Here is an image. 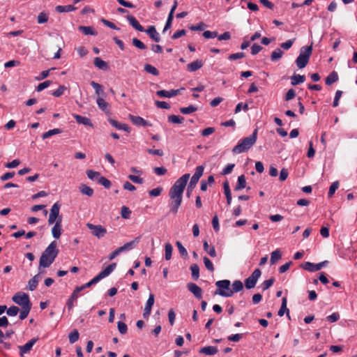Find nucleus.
<instances>
[{"label":"nucleus","mask_w":357,"mask_h":357,"mask_svg":"<svg viewBox=\"0 0 357 357\" xmlns=\"http://www.w3.org/2000/svg\"><path fill=\"white\" fill-rule=\"evenodd\" d=\"M65 90H66V87L65 86L61 85L56 91L52 92V95L55 97H60L63 93Z\"/></svg>","instance_id":"61"},{"label":"nucleus","mask_w":357,"mask_h":357,"mask_svg":"<svg viewBox=\"0 0 357 357\" xmlns=\"http://www.w3.org/2000/svg\"><path fill=\"white\" fill-rule=\"evenodd\" d=\"M31 307L32 306L22 307L21 311L20 312V316H19V318L21 320H24L28 317L29 312L31 309Z\"/></svg>","instance_id":"49"},{"label":"nucleus","mask_w":357,"mask_h":357,"mask_svg":"<svg viewBox=\"0 0 357 357\" xmlns=\"http://www.w3.org/2000/svg\"><path fill=\"white\" fill-rule=\"evenodd\" d=\"M245 56V54L244 52H237L234 54H231L228 56V59L230 61H234L236 59H243Z\"/></svg>","instance_id":"57"},{"label":"nucleus","mask_w":357,"mask_h":357,"mask_svg":"<svg viewBox=\"0 0 357 357\" xmlns=\"http://www.w3.org/2000/svg\"><path fill=\"white\" fill-rule=\"evenodd\" d=\"M79 190L83 195H86L89 197H91L93 195V190L86 185L82 184L80 186Z\"/></svg>","instance_id":"42"},{"label":"nucleus","mask_w":357,"mask_h":357,"mask_svg":"<svg viewBox=\"0 0 357 357\" xmlns=\"http://www.w3.org/2000/svg\"><path fill=\"white\" fill-rule=\"evenodd\" d=\"M176 245L178 248V252H179L181 256L184 258H187L188 255V252H187L186 249L183 247L182 243L178 241L176 242Z\"/></svg>","instance_id":"50"},{"label":"nucleus","mask_w":357,"mask_h":357,"mask_svg":"<svg viewBox=\"0 0 357 357\" xmlns=\"http://www.w3.org/2000/svg\"><path fill=\"white\" fill-rule=\"evenodd\" d=\"M60 208L61 204L59 202H56L52 205L48 218V224L50 225L56 223L59 218L62 220V216L59 215Z\"/></svg>","instance_id":"8"},{"label":"nucleus","mask_w":357,"mask_h":357,"mask_svg":"<svg viewBox=\"0 0 357 357\" xmlns=\"http://www.w3.org/2000/svg\"><path fill=\"white\" fill-rule=\"evenodd\" d=\"M19 311H20V310H19L18 307L13 305L11 307H10L9 308L6 309V314L8 316L14 317L18 314Z\"/></svg>","instance_id":"52"},{"label":"nucleus","mask_w":357,"mask_h":357,"mask_svg":"<svg viewBox=\"0 0 357 357\" xmlns=\"http://www.w3.org/2000/svg\"><path fill=\"white\" fill-rule=\"evenodd\" d=\"M93 64L96 67L100 70H107L109 68L107 63L100 57H96L94 59Z\"/></svg>","instance_id":"27"},{"label":"nucleus","mask_w":357,"mask_h":357,"mask_svg":"<svg viewBox=\"0 0 357 357\" xmlns=\"http://www.w3.org/2000/svg\"><path fill=\"white\" fill-rule=\"evenodd\" d=\"M12 300L21 307L32 306L29 295L24 292H17L13 296Z\"/></svg>","instance_id":"6"},{"label":"nucleus","mask_w":357,"mask_h":357,"mask_svg":"<svg viewBox=\"0 0 357 357\" xmlns=\"http://www.w3.org/2000/svg\"><path fill=\"white\" fill-rule=\"evenodd\" d=\"M338 74L336 71H332L326 78L325 83L328 86L332 85L338 80Z\"/></svg>","instance_id":"26"},{"label":"nucleus","mask_w":357,"mask_h":357,"mask_svg":"<svg viewBox=\"0 0 357 357\" xmlns=\"http://www.w3.org/2000/svg\"><path fill=\"white\" fill-rule=\"evenodd\" d=\"M204 170V167L202 165L197 166L195 169V172L192 176L190 181L188 185L186 195L188 197H189L196 186L197 183H198L199 178L203 175V172Z\"/></svg>","instance_id":"5"},{"label":"nucleus","mask_w":357,"mask_h":357,"mask_svg":"<svg viewBox=\"0 0 357 357\" xmlns=\"http://www.w3.org/2000/svg\"><path fill=\"white\" fill-rule=\"evenodd\" d=\"M282 55L283 52L280 49L278 48L271 53V59L272 61H275L281 59Z\"/></svg>","instance_id":"44"},{"label":"nucleus","mask_w":357,"mask_h":357,"mask_svg":"<svg viewBox=\"0 0 357 357\" xmlns=\"http://www.w3.org/2000/svg\"><path fill=\"white\" fill-rule=\"evenodd\" d=\"M261 275V271L259 268H256L252 274L245 280V287L247 289H252L255 287L258 279Z\"/></svg>","instance_id":"7"},{"label":"nucleus","mask_w":357,"mask_h":357,"mask_svg":"<svg viewBox=\"0 0 357 357\" xmlns=\"http://www.w3.org/2000/svg\"><path fill=\"white\" fill-rule=\"evenodd\" d=\"M184 118L176 115H169L168 116V121L172 123H182Z\"/></svg>","instance_id":"47"},{"label":"nucleus","mask_w":357,"mask_h":357,"mask_svg":"<svg viewBox=\"0 0 357 357\" xmlns=\"http://www.w3.org/2000/svg\"><path fill=\"white\" fill-rule=\"evenodd\" d=\"M132 45L137 47L139 50H145L146 48V46L139 39L134 38L132 40Z\"/></svg>","instance_id":"54"},{"label":"nucleus","mask_w":357,"mask_h":357,"mask_svg":"<svg viewBox=\"0 0 357 357\" xmlns=\"http://www.w3.org/2000/svg\"><path fill=\"white\" fill-rule=\"evenodd\" d=\"M184 88L178 89H171L170 91L160 90L156 91V95L160 98H172L180 94L181 91L183 90Z\"/></svg>","instance_id":"11"},{"label":"nucleus","mask_w":357,"mask_h":357,"mask_svg":"<svg viewBox=\"0 0 357 357\" xmlns=\"http://www.w3.org/2000/svg\"><path fill=\"white\" fill-rule=\"evenodd\" d=\"M218 348L213 346L204 347L199 350V353L204 354L208 356L215 355V354L218 353Z\"/></svg>","instance_id":"28"},{"label":"nucleus","mask_w":357,"mask_h":357,"mask_svg":"<svg viewBox=\"0 0 357 357\" xmlns=\"http://www.w3.org/2000/svg\"><path fill=\"white\" fill-rule=\"evenodd\" d=\"M305 80V75H294L291 77V84L293 86H296L297 84H301L304 82Z\"/></svg>","instance_id":"32"},{"label":"nucleus","mask_w":357,"mask_h":357,"mask_svg":"<svg viewBox=\"0 0 357 357\" xmlns=\"http://www.w3.org/2000/svg\"><path fill=\"white\" fill-rule=\"evenodd\" d=\"M78 292L79 291H73L66 302V306L69 311H70L77 303V300L79 296Z\"/></svg>","instance_id":"21"},{"label":"nucleus","mask_w":357,"mask_h":357,"mask_svg":"<svg viewBox=\"0 0 357 357\" xmlns=\"http://www.w3.org/2000/svg\"><path fill=\"white\" fill-rule=\"evenodd\" d=\"M91 86L95 89L96 94L98 96V97L104 96L105 92L102 89V86L94 81L91 82Z\"/></svg>","instance_id":"33"},{"label":"nucleus","mask_w":357,"mask_h":357,"mask_svg":"<svg viewBox=\"0 0 357 357\" xmlns=\"http://www.w3.org/2000/svg\"><path fill=\"white\" fill-rule=\"evenodd\" d=\"M117 327L119 333L122 335H124L127 333L128 327L127 325L122 321H119L117 323Z\"/></svg>","instance_id":"56"},{"label":"nucleus","mask_w":357,"mask_h":357,"mask_svg":"<svg viewBox=\"0 0 357 357\" xmlns=\"http://www.w3.org/2000/svg\"><path fill=\"white\" fill-rule=\"evenodd\" d=\"M79 334L77 329H74L68 335L69 342L71 344L75 343L79 339Z\"/></svg>","instance_id":"48"},{"label":"nucleus","mask_w":357,"mask_h":357,"mask_svg":"<svg viewBox=\"0 0 357 357\" xmlns=\"http://www.w3.org/2000/svg\"><path fill=\"white\" fill-rule=\"evenodd\" d=\"M246 187V180L244 174L238 177L237 183L234 188V190L238 191Z\"/></svg>","instance_id":"30"},{"label":"nucleus","mask_w":357,"mask_h":357,"mask_svg":"<svg viewBox=\"0 0 357 357\" xmlns=\"http://www.w3.org/2000/svg\"><path fill=\"white\" fill-rule=\"evenodd\" d=\"M144 68L146 73H150L153 75L158 76L160 74L159 70L155 67H154L153 66H152L151 64H149V63L145 64Z\"/></svg>","instance_id":"37"},{"label":"nucleus","mask_w":357,"mask_h":357,"mask_svg":"<svg viewBox=\"0 0 357 357\" xmlns=\"http://www.w3.org/2000/svg\"><path fill=\"white\" fill-rule=\"evenodd\" d=\"M144 32H146L153 41L156 43L160 42V37L155 26H149L146 29H144Z\"/></svg>","instance_id":"16"},{"label":"nucleus","mask_w":357,"mask_h":357,"mask_svg":"<svg viewBox=\"0 0 357 357\" xmlns=\"http://www.w3.org/2000/svg\"><path fill=\"white\" fill-rule=\"evenodd\" d=\"M275 278H271L268 280H264L259 287V288L261 289V290H267L269 289L274 283Z\"/></svg>","instance_id":"38"},{"label":"nucleus","mask_w":357,"mask_h":357,"mask_svg":"<svg viewBox=\"0 0 357 357\" xmlns=\"http://www.w3.org/2000/svg\"><path fill=\"white\" fill-rule=\"evenodd\" d=\"M42 279V275L38 273L33 278H31L28 283V288L29 290H34L39 282V281Z\"/></svg>","instance_id":"23"},{"label":"nucleus","mask_w":357,"mask_h":357,"mask_svg":"<svg viewBox=\"0 0 357 357\" xmlns=\"http://www.w3.org/2000/svg\"><path fill=\"white\" fill-rule=\"evenodd\" d=\"M197 110V107L190 105L186 107H181L180 112L183 114H188L192 112H195Z\"/></svg>","instance_id":"45"},{"label":"nucleus","mask_w":357,"mask_h":357,"mask_svg":"<svg viewBox=\"0 0 357 357\" xmlns=\"http://www.w3.org/2000/svg\"><path fill=\"white\" fill-rule=\"evenodd\" d=\"M190 174H183L176 181L169 190V196L172 200L169 208L170 211L174 214L177 213L182 203L183 193L190 178Z\"/></svg>","instance_id":"1"},{"label":"nucleus","mask_w":357,"mask_h":357,"mask_svg":"<svg viewBox=\"0 0 357 357\" xmlns=\"http://www.w3.org/2000/svg\"><path fill=\"white\" fill-rule=\"evenodd\" d=\"M203 260L206 268L210 271H213L214 267L211 261L207 257H204Z\"/></svg>","instance_id":"60"},{"label":"nucleus","mask_w":357,"mask_h":357,"mask_svg":"<svg viewBox=\"0 0 357 357\" xmlns=\"http://www.w3.org/2000/svg\"><path fill=\"white\" fill-rule=\"evenodd\" d=\"M75 10L76 8L73 5L57 6L56 7V10L59 13L70 12Z\"/></svg>","instance_id":"39"},{"label":"nucleus","mask_w":357,"mask_h":357,"mask_svg":"<svg viewBox=\"0 0 357 357\" xmlns=\"http://www.w3.org/2000/svg\"><path fill=\"white\" fill-rule=\"evenodd\" d=\"M217 290H231V282L229 280H219L216 282Z\"/></svg>","instance_id":"24"},{"label":"nucleus","mask_w":357,"mask_h":357,"mask_svg":"<svg viewBox=\"0 0 357 357\" xmlns=\"http://www.w3.org/2000/svg\"><path fill=\"white\" fill-rule=\"evenodd\" d=\"M318 264H313L312 262L306 261L301 264V267L308 271L314 272L320 270L318 267Z\"/></svg>","instance_id":"29"},{"label":"nucleus","mask_w":357,"mask_h":357,"mask_svg":"<svg viewBox=\"0 0 357 357\" xmlns=\"http://www.w3.org/2000/svg\"><path fill=\"white\" fill-rule=\"evenodd\" d=\"M257 129H255L252 135L239 140L233 148L232 152L238 154L248 151L255 144L257 139Z\"/></svg>","instance_id":"3"},{"label":"nucleus","mask_w":357,"mask_h":357,"mask_svg":"<svg viewBox=\"0 0 357 357\" xmlns=\"http://www.w3.org/2000/svg\"><path fill=\"white\" fill-rule=\"evenodd\" d=\"M140 238V236L135 238L133 241L126 243L123 246L120 247V250H121V251L123 252L125 250H130L132 249L139 243Z\"/></svg>","instance_id":"22"},{"label":"nucleus","mask_w":357,"mask_h":357,"mask_svg":"<svg viewBox=\"0 0 357 357\" xmlns=\"http://www.w3.org/2000/svg\"><path fill=\"white\" fill-rule=\"evenodd\" d=\"M338 187H339L338 181H335L331 185V186L329 188L328 192V197H333V195H334V193L335 192V191L338 188Z\"/></svg>","instance_id":"51"},{"label":"nucleus","mask_w":357,"mask_h":357,"mask_svg":"<svg viewBox=\"0 0 357 357\" xmlns=\"http://www.w3.org/2000/svg\"><path fill=\"white\" fill-rule=\"evenodd\" d=\"M231 290H243V284L241 280H235Z\"/></svg>","instance_id":"63"},{"label":"nucleus","mask_w":357,"mask_h":357,"mask_svg":"<svg viewBox=\"0 0 357 357\" xmlns=\"http://www.w3.org/2000/svg\"><path fill=\"white\" fill-rule=\"evenodd\" d=\"M263 49V47L261 46H260L259 45H258L257 43H254L252 45V46L251 47V54L252 55H256L261 50Z\"/></svg>","instance_id":"64"},{"label":"nucleus","mask_w":357,"mask_h":357,"mask_svg":"<svg viewBox=\"0 0 357 357\" xmlns=\"http://www.w3.org/2000/svg\"><path fill=\"white\" fill-rule=\"evenodd\" d=\"M37 341L38 338H32L31 340L28 341L25 344L22 346H19L18 347L20 349V355L22 356L24 354L29 353Z\"/></svg>","instance_id":"13"},{"label":"nucleus","mask_w":357,"mask_h":357,"mask_svg":"<svg viewBox=\"0 0 357 357\" xmlns=\"http://www.w3.org/2000/svg\"><path fill=\"white\" fill-rule=\"evenodd\" d=\"M48 20V15L47 13H40L38 17H37V22L38 24H43V23H45L47 22Z\"/></svg>","instance_id":"58"},{"label":"nucleus","mask_w":357,"mask_h":357,"mask_svg":"<svg viewBox=\"0 0 357 357\" xmlns=\"http://www.w3.org/2000/svg\"><path fill=\"white\" fill-rule=\"evenodd\" d=\"M204 250L211 257H216V251L214 246H209L206 241H204L203 244Z\"/></svg>","instance_id":"34"},{"label":"nucleus","mask_w":357,"mask_h":357,"mask_svg":"<svg viewBox=\"0 0 357 357\" xmlns=\"http://www.w3.org/2000/svg\"><path fill=\"white\" fill-rule=\"evenodd\" d=\"M206 26V25L204 22H201L196 25L190 26L189 29L192 31H203Z\"/></svg>","instance_id":"55"},{"label":"nucleus","mask_w":357,"mask_h":357,"mask_svg":"<svg viewBox=\"0 0 357 357\" xmlns=\"http://www.w3.org/2000/svg\"><path fill=\"white\" fill-rule=\"evenodd\" d=\"M86 227L91 231L92 234L98 238L104 236L107 233L106 229L100 225H95L91 223H87Z\"/></svg>","instance_id":"10"},{"label":"nucleus","mask_w":357,"mask_h":357,"mask_svg":"<svg viewBox=\"0 0 357 357\" xmlns=\"http://www.w3.org/2000/svg\"><path fill=\"white\" fill-rule=\"evenodd\" d=\"M127 20L128 21L129 24L136 30L144 32V28L139 23V22L137 20V19L131 15H128L126 16Z\"/></svg>","instance_id":"18"},{"label":"nucleus","mask_w":357,"mask_h":357,"mask_svg":"<svg viewBox=\"0 0 357 357\" xmlns=\"http://www.w3.org/2000/svg\"><path fill=\"white\" fill-rule=\"evenodd\" d=\"M173 247L169 243H167L165 246V259L169 260L172 258Z\"/></svg>","instance_id":"46"},{"label":"nucleus","mask_w":357,"mask_h":357,"mask_svg":"<svg viewBox=\"0 0 357 357\" xmlns=\"http://www.w3.org/2000/svg\"><path fill=\"white\" fill-rule=\"evenodd\" d=\"M61 132H62V130L59 128H54L52 130H50L47 132H45L43 134L42 138L43 139H47L54 135L60 134V133H61Z\"/></svg>","instance_id":"41"},{"label":"nucleus","mask_w":357,"mask_h":357,"mask_svg":"<svg viewBox=\"0 0 357 357\" xmlns=\"http://www.w3.org/2000/svg\"><path fill=\"white\" fill-rule=\"evenodd\" d=\"M51 83H52L51 81L46 80V81L39 84L38 85V86L36 87V91H41L44 90L45 89L47 88L51 84Z\"/></svg>","instance_id":"62"},{"label":"nucleus","mask_w":357,"mask_h":357,"mask_svg":"<svg viewBox=\"0 0 357 357\" xmlns=\"http://www.w3.org/2000/svg\"><path fill=\"white\" fill-rule=\"evenodd\" d=\"M57 243L54 241L43 252L40 258V266L48 268L54 262L59 254Z\"/></svg>","instance_id":"2"},{"label":"nucleus","mask_w":357,"mask_h":357,"mask_svg":"<svg viewBox=\"0 0 357 357\" xmlns=\"http://www.w3.org/2000/svg\"><path fill=\"white\" fill-rule=\"evenodd\" d=\"M73 116L75 119L76 121L79 124L91 126H92L91 120L86 116H82L79 114H74Z\"/></svg>","instance_id":"31"},{"label":"nucleus","mask_w":357,"mask_h":357,"mask_svg":"<svg viewBox=\"0 0 357 357\" xmlns=\"http://www.w3.org/2000/svg\"><path fill=\"white\" fill-rule=\"evenodd\" d=\"M128 118L131 122L137 126H152V124L150 122L146 121L141 116L129 114Z\"/></svg>","instance_id":"12"},{"label":"nucleus","mask_w":357,"mask_h":357,"mask_svg":"<svg viewBox=\"0 0 357 357\" xmlns=\"http://www.w3.org/2000/svg\"><path fill=\"white\" fill-rule=\"evenodd\" d=\"M121 214L122 218H123L125 219H128L130 216L131 211L129 209L128 207L124 206L121 208Z\"/></svg>","instance_id":"59"},{"label":"nucleus","mask_w":357,"mask_h":357,"mask_svg":"<svg viewBox=\"0 0 357 357\" xmlns=\"http://www.w3.org/2000/svg\"><path fill=\"white\" fill-rule=\"evenodd\" d=\"M108 121L112 126H114V128H116L118 130H122L128 133L130 132V131H131V128L128 124L121 123L113 119H109Z\"/></svg>","instance_id":"15"},{"label":"nucleus","mask_w":357,"mask_h":357,"mask_svg":"<svg viewBox=\"0 0 357 357\" xmlns=\"http://www.w3.org/2000/svg\"><path fill=\"white\" fill-rule=\"evenodd\" d=\"M287 296H285L282 299L281 307L278 312V314L280 317H282L284 315V314L286 312L287 315L289 317V310L287 307Z\"/></svg>","instance_id":"25"},{"label":"nucleus","mask_w":357,"mask_h":357,"mask_svg":"<svg viewBox=\"0 0 357 357\" xmlns=\"http://www.w3.org/2000/svg\"><path fill=\"white\" fill-rule=\"evenodd\" d=\"M116 264L112 263L108 265L104 270L99 273L96 277L91 280V284H96L102 279L108 276L116 268Z\"/></svg>","instance_id":"9"},{"label":"nucleus","mask_w":357,"mask_h":357,"mask_svg":"<svg viewBox=\"0 0 357 357\" xmlns=\"http://www.w3.org/2000/svg\"><path fill=\"white\" fill-rule=\"evenodd\" d=\"M282 257L281 251L279 249H276L271 254V264H274L277 261H278Z\"/></svg>","instance_id":"36"},{"label":"nucleus","mask_w":357,"mask_h":357,"mask_svg":"<svg viewBox=\"0 0 357 357\" xmlns=\"http://www.w3.org/2000/svg\"><path fill=\"white\" fill-rule=\"evenodd\" d=\"M190 270L192 272V277L195 280H197L199 277V268L196 264H193L190 266Z\"/></svg>","instance_id":"43"},{"label":"nucleus","mask_w":357,"mask_h":357,"mask_svg":"<svg viewBox=\"0 0 357 357\" xmlns=\"http://www.w3.org/2000/svg\"><path fill=\"white\" fill-rule=\"evenodd\" d=\"M154 295L153 294H150L143 312V317L144 319H147L149 317L152 306L154 304Z\"/></svg>","instance_id":"14"},{"label":"nucleus","mask_w":357,"mask_h":357,"mask_svg":"<svg viewBox=\"0 0 357 357\" xmlns=\"http://www.w3.org/2000/svg\"><path fill=\"white\" fill-rule=\"evenodd\" d=\"M86 173L89 179L97 180L98 182V179L100 178V177H101L100 172L93 171L92 169L86 170Z\"/></svg>","instance_id":"40"},{"label":"nucleus","mask_w":357,"mask_h":357,"mask_svg":"<svg viewBox=\"0 0 357 357\" xmlns=\"http://www.w3.org/2000/svg\"><path fill=\"white\" fill-rule=\"evenodd\" d=\"M98 183L103 185L105 188H109L111 187V181L107 178L101 176L98 179Z\"/></svg>","instance_id":"53"},{"label":"nucleus","mask_w":357,"mask_h":357,"mask_svg":"<svg viewBox=\"0 0 357 357\" xmlns=\"http://www.w3.org/2000/svg\"><path fill=\"white\" fill-rule=\"evenodd\" d=\"M96 102L100 109L107 114H110V105L102 97H98Z\"/></svg>","instance_id":"17"},{"label":"nucleus","mask_w":357,"mask_h":357,"mask_svg":"<svg viewBox=\"0 0 357 357\" xmlns=\"http://www.w3.org/2000/svg\"><path fill=\"white\" fill-rule=\"evenodd\" d=\"M312 52V45L303 46L301 48L299 55L296 59V63L298 68H303L307 65Z\"/></svg>","instance_id":"4"},{"label":"nucleus","mask_w":357,"mask_h":357,"mask_svg":"<svg viewBox=\"0 0 357 357\" xmlns=\"http://www.w3.org/2000/svg\"><path fill=\"white\" fill-rule=\"evenodd\" d=\"M204 65V63L200 59H197L193 62L187 65V70L190 72H195L200 69Z\"/></svg>","instance_id":"20"},{"label":"nucleus","mask_w":357,"mask_h":357,"mask_svg":"<svg viewBox=\"0 0 357 357\" xmlns=\"http://www.w3.org/2000/svg\"><path fill=\"white\" fill-rule=\"evenodd\" d=\"M61 227V219L59 218V220L54 223L52 229V234L54 238L59 239L60 238L62 231Z\"/></svg>","instance_id":"19"},{"label":"nucleus","mask_w":357,"mask_h":357,"mask_svg":"<svg viewBox=\"0 0 357 357\" xmlns=\"http://www.w3.org/2000/svg\"><path fill=\"white\" fill-rule=\"evenodd\" d=\"M79 30L84 35L96 36L98 33L91 26H79Z\"/></svg>","instance_id":"35"}]
</instances>
